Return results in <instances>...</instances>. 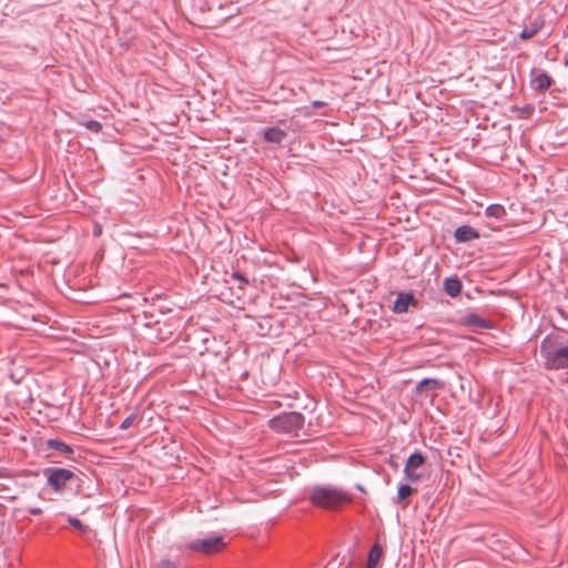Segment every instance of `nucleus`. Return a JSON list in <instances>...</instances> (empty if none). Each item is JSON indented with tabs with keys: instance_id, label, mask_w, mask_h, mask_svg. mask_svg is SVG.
Instances as JSON below:
<instances>
[{
	"instance_id": "nucleus-1",
	"label": "nucleus",
	"mask_w": 568,
	"mask_h": 568,
	"mask_svg": "<svg viewBox=\"0 0 568 568\" xmlns=\"http://www.w3.org/2000/svg\"><path fill=\"white\" fill-rule=\"evenodd\" d=\"M544 365L548 369H568V345L557 336H547L540 345Z\"/></svg>"
},
{
	"instance_id": "nucleus-2",
	"label": "nucleus",
	"mask_w": 568,
	"mask_h": 568,
	"mask_svg": "<svg viewBox=\"0 0 568 568\" xmlns=\"http://www.w3.org/2000/svg\"><path fill=\"white\" fill-rule=\"evenodd\" d=\"M310 498L315 506L324 509H336L351 503V497L345 491L333 487H315Z\"/></svg>"
},
{
	"instance_id": "nucleus-3",
	"label": "nucleus",
	"mask_w": 568,
	"mask_h": 568,
	"mask_svg": "<svg viewBox=\"0 0 568 568\" xmlns=\"http://www.w3.org/2000/svg\"><path fill=\"white\" fill-rule=\"evenodd\" d=\"M304 417L300 413H286L270 420L272 429L297 436L303 428Z\"/></svg>"
},
{
	"instance_id": "nucleus-4",
	"label": "nucleus",
	"mask_w": 568,
	"mask_h": 568,
	"mask_svg": "<svg viewBox=\"0 0 568 568\" xmlns=\"http://www.w3.org/2000/svg\"><path fill=\"white\" fill-rule=\"evenodd\" d=\"M425 464V458L419 453L412 454L406 460L404 467L405 478L410 483H417L423 479V473L420 471L422 467Z\"/></svg>"
},
{
	"instance_id": "nucleus-5",
	"label": "nucleus",
	"mask_w": 568,
	"mask_h": 568,
	"mask_svg": "<svg viewBox=\"0 0 568 568\" xmlns=\"http://www.w3.org/2000/svg\"><path fill=\"white\" fill-rule=\"evenodd\" d=\"M225 547V542L222 537H213L199 541L191 542L189 548L195 551H201L206 555L215 554Z\"/></svg>"
},
{
	"instance_id": "nucleus-6",
	"label": "nucleus",
	"mask_w": 568,
	"mask_h": 568,
	"mask_svg": "<svg viewBox=\"0 0 568 568\" xmlns=\"http://www.w3.org/2000/svg\"><path fill=\"white\" fill-rule=\"evenodd\" d=\"M73 477L74 473L70 469L54 468L49 471L48 481L55 491H60Z\"/></svg>"
},
{
	"instance_id": "nucleus-7",
	"label": "nucleus",
	"mask_w": 568,
	"mask_h": 568,
	"mask_svg": "<svg viewBox=\"0 0 568 568\" xmlns=\"http://www.w3.org/2000/svg\"><path fill=\"white\" fill-rule=\"evenodd\" d=\"M416 306L417 301L413 293H398L394 302L393 311L397 314L407 312L409 306Z\"/></svg>"
},
{
	"instance_id": "nucleus-8",
	"label": "nucleus",
	"mask_w": 568,
	"mask_h": 568,
	"mask_svg": "<svg viewBox=\"0 0 568 568\" xmlns=\"http://www.w3.org/2000/svg\"><path fill=\"white\" fill-rule=\"evenodd\" d=\"M479 237V233L468 225H463L456 229L455 239L457 242H468Z\"/></svg>"
},
{
	"instance_id": "nucleus-9",
	"label": "nucleus",
	"mask_w": 568,
	"mask_h": 568,
	"mask_svg": "<svg viewBox=\"0 0 568 568\" xmlns=\"http://www.w3.org/2000/svg\"><path fill=\"white\" fill-rule=\"evenodd\" d=\"M286 136V133L278 129V128H270L264 131V139L265 141L270 143H281L284 138Z\"/></svg>"
},
{
	"instance_id": "nucleus-10",
	"label": "nucleus",
	"mask_w": 568,
	"mask_h": 568,
	"mask_svg": "<svg viewBox=\"0 0 568 568\" xmlns=\"http://www.w3.org/2000/svg\"><path fill=\"white\" fill-rule=\"evenodd\" d=\"M550 84L551 80L546 73H539L531 80V88L538 91H546Z\"/></svg>"
},
{
	"instance_id": "nucleus-11",
	"label": "nucleus",
	"mask_w": 568,
	"mask_h": 568,
	"mask_svg": "<svg viewBox=\"0 0 568 568\" xmlns=\"http://www.w3.org/2000/svg\"><path fill=\"white\" fill-rule=\"evenodd\" d=\"M444 288L449 296L456 297L460 294L462 283L458 278H446L444 282Z\"/></svg>"
},
{
	"instance_id": "nucleus-12",
	"label": "nucleus",
	"mask_w": 568,
	"mask_h": 568,
	"mask_svg": "<svg viewBox=\"0 0 568 568\" xmlns=\"http://www.w3.org/2000/svg\"><path fill=\"white\" fill-rule=\"evenodd\" d=\"M382 556H383L382 546H379L378 544H375L368 554L366 567L375 568L377 566L379 559L382 558Z\"/></svg>"
},
{
	"instance_id": "nucleus-13",
	"label": "nucleus",
	"mask_w": 568,
	"mask_h": 568,
	"mask_svg": "<svg viewBox=\"0 0 568 568\" xmlns=\"http://www.w3.org/2000/svg\"><path fill=\"white\" fill-rule=\"evenodd\" d=\"M542 27V22L535 21L530 26H526L520 32V38L523 40L531 39Z\"/></svg>"
},
{
	"instance_id": "nucleus-14",
	"label": "nucleus",
	"mask_w": 568,
	"mask_h": 568,
	"mask_svg": "<svg viewBox=\"0 0 568 568\" xmlns=\"http://www.w3.org/2000/svg\"><path fill=\"white\" fill-rule=\"evenodd\" d=\"M506 210L500 204H491L486 209V215L496 220H501L506 216Z\"/></svg>"
},
{
	"instance_id": "nucleus-15",
	"label": "nucleus",
	"mask_w": 568,
	"mask_h": 568,
	"mask_svg": "<svg viewBox=\"0 0 568 568\" xmlns=\"http://www.w3.org/2000/svg\"><path fill=\"white\" fill-rule=\"evenodd\" d=\"M433 388V389H438V388H442V384L437 381V379H433V378H425L423 379L418 386H417V389L418 390H423L424 388Z\"/></svg>"
},
{
	"instance_id": "nucleus-16",
	"label": "nucleus",
	"mask_w": 568,
	"mask_h": 568,
	"mask_svg": "<svg viewBox=\"0 0 568 568\" xmlns=\"http://www.w3.org/2000/svg\"><path fill=\"white\" fill-rule=\"evenodd\" d=\"M49 447L54 448L60 452H63V453H67V454L72 453V448L69 445H67L62 442H59V440H49Z\"/></svg>"
},
{
	"instance_id": "nucleus-17",
	"label": "nucleus",
	"mask_w": 568,
	"mask_h": 568,
	"mask_svg": "<svg viewBox=\"0 0 568 568\" xmlns=\"http://www.w3.org/2000/svg\"><path fill=\"white\" fill-rule=\"evenodd\" d=\"M414 493V489L408 485H400L398 487V499L404 500Z\"/></svg>"
},
{
	"instance_id": "nucleus-18",
	"label": "nucleus",
	"mask_w": 568,
	"mask_h": 568,
	"mask_svg": "<svg viewBox=\"0 0 568 568\" xmlns=\"http://www.w3.org/2000/svg\"><path fill=\"white\" fill-rule=\"evenodd\" d=\"M68 521L72 527H74L79 532L85 534L88 531V527L84 526L79 519L69 517Z\"/></svg>"
},
{
	"instance_id": "nucleus-19",
	"label": "nucleus",
	"mask_w": 568,
	"mask_h": 568,
	"mask_svg": "<svg viewBox=\"0 0 568 568\" xmlns=\"http://www.w3.org/2000/svg\"><path fill=\"white\" fill-rule=\"evenodd\" d=\"M468 323L475 327H487V323L478 316H470Z\"/></svg>"
},
{
	"instance_id": "nucleus-20",
	"label": "nucleus",
	"mask_w": 568,
	"mask_h": 568,
	"mask_svg": "<svg viewBox=\"0 0 568 568\" xmlns=\"http://www.w3.org/2000/svg\"><path fill=\"white\" fill-rule=\"evenodd\" d=\"M85 126H87V129H89L90 131H93V132H99L102 128L100 122L94 121V120L88 121L85 123Z\"/></svg>"
},
{
	"instance_id": "nucleus-21",
	"label": "nucleus",
	"mask_w": 568,
	"mask_h": 568,
	"mask_svg": "<svg viewBox=\"0 0 568 568\" xmlns=\"http://www.w3.org/2000/svg\"><path fill=\"white\" fill-rule=\"evenodd\" d=\"M134 418H135V416H134V415H131V416L126 417V418L122 422V424H121L120 428H121V429H128V428L132 425V423H133Z\"/></svg>"
},
{
	"instance_id": "nucleus-22",
	"label": "nucleus",
	"mask_w": 568,
	"mask_h": 568,
	"mask_svg": "<svg viewBox=\"0 0 568 568\" xmlns=\"http://www.w3.org/2000/svg\"><path fill=\"white\" fill-rule=\"evenodd\" d=\"M160 568H175V565L169 560L162 561Z\"/></svg>"
},
{
	"instance_id": "nucleus-23",
	"label": "nucleus",
	"mask_w": 568,
	"mask_h": 568,
	"mask_svg": "<svg viewBox=\"0 0 568 568\" xmlns=\"http://www.w3.org/2000/svg\"><path fill=\"white\" fill-rule=\"evenodd\" d=\"M41 511H42V510H41V508H38V507H37V508H31V509H30V513H31L32 515H39V514H41Z\"/></svg>"
},
{
	"instance_id": "nucleus-24",
	"label": "nucleus",
	"mask_w": 568,
	"mask_h": 568,
	"mask_svg": "<svg viewBox=\"0 0 568 568\" xmlns=\"http://www.w3.org/2000/svg\"><path fill=\"white\" fill-rule=\"evenodd\" d=\"M313 105H314V108H321V106H323V105H324V102H321V101H314V102H313Z\"/></svg>"
}]
</instances>
